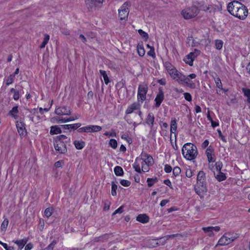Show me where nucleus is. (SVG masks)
Returning a JSON list of instances; mask_svg holds the SVG:
<instances>
[{
    "instance_id": "0e129e2a",
    "label": "nucleus",
    "mask_w": 250,
    "mask_h": 250,
    "mask_svg": "<svg viewBox=\"0 0 250 250\" xmlns=\"http://www.w3.org/2000/svg\"><path fill=\"white\" fill-rule=\"evenodd\" d=\"M168 202H169V200H166V199L163 200L161 201L160 205L161 207H164L167 203H168Z\"/></svg>"
},
{
    "instance_id": "5701e85b",
    "label": "nucleus",
    "mask_w": 250,
    "mask_h": 250,
    "mask_svg": "<svg viewBox=\"0 0 250 250\" xmlns=\"http://www.w3.org/2000/svg\"><path fill=\"white\" fill-rule=\"evenodd\" d=\"M164 99V93L162 91H160L159 93L157 95L155 99V106L157 107H158L162 102L163 101Z\"/></svg>"
},
{
    "instance_id": "7c9ffc66",
    "label": "nucleus",
    "mask_w": 250,
    "mask_h": 250,
    "mask_svg": "<svg viewBox=\"0 0 250 250\" xmlns=\"http://www.w3.org/2000/svg\"><path fill=\"white\" fill-rule=\"evenodd\" d=\"M177 121L175 118L172 119L170 122V133H175L177 130Z\"/></svg>"
},
{
    "instance_id": "79ce46f5",
    "label": "nucleus",
    "mask_w": 250,
    "mask_h": 250,
    "mask_svg": "<svg viewBox=\"0 0 250 250\" xmlns=\"http://www.w3.org/2000/svg\"><path fill=\"white\" fill-rule=\"evenodd\" d=\"M9 224V221L7 219L5 218L2 222L1 225V229L2 231H5L7 226Z\"/></svg>"
},
{
    "instance_id": "e2e57ef3",
    "label": "nucleus",
    "mask_w": 250,
    "mask_h": 250,
    "mask_svg": "<svg viewBox=\"0 0 250 250\" xmlns=\"http://www.w3.org/2000/svg\"><path fill=\"white\" fill-rule=\"evenodd\" d=\"M56 243L55 242H52L51 244L49 245L47 247V250H52L55 247Z\"/></svg>"
},
{
    "instance_id": "4be33fe9",
    "label": "nucleus",
    "mask_w": 250,
    "mask_h": 250,
    "mask_svg": "<svg viewBox=\"0 0 250 250\" xmlns=\"http://www.w3.org/2000/svg\"><path fill=\"white\" fill-rule=\"evenodd\" d=\"M16 126L20 135L21 136H24L25 135L26 131L24 123L21 121H17L16 122Z\"/></svg>"
},
{
    "instance_id": "680f3d73",
    "label": "nucleus",
    "mask_w": 250,
    "mask_h": 250,
    "mask_svg": "<svg viewBox=\"0 0 250 250\" xmlns=\"http://www.w3.org/2000/svg\"><path fill=\"white\" fill-rule=\"evenodd\" d=\"M3 247L5 249V250H13L14 248L12 247L8 246L7 244L4 243L2 245Z\"/></svg>"
},
{
    "instance_id": "338daca9",
    "label": "nucleus",
    "mask_w": 250,
    "mask_h": 250,
    "mask_svg": "<svg viewBox=\"0 0 250 250\" xmlns=\"http://www.w3.org/2000/svg\"><path fill=\"white\" fill-rule=\"evenodd\" d=\"M33 248V245L31 243H28L25 247V250H31Z\"/></svg>"
},
{
    "instance_id": "ea45409f",
    "label": "nucleus",
    "mask_w": 250,
    "mask_h": 250,
    "mask_svg": "<svg viewBox=\"0 0 250 250\" xmlns=\"http://www.w3.org/2000/svg\"><path fill=\"white\" fill-rule=\"evenodd\" d=\"M157 181L158 180L156 177L153 178H148L146 180L147 186L148 187H152L153 185L157 183Z\"/></svg>"
},
{
    "instance_id": "5fc2aeb1",
    "label": "nucleus",
    "mask_w": 250,
    "mask_h": 250,
    "mask_svg": "<svg viewBox=\"0 0 250 250\" xmlns=\"http://www.w3.org/2000/svg\"><path fill=\"white\" fill-rule=\"evenodd\" d=\"M164 170L166 173H169L172 170V167L168 165H166L165 166Z\"/></svg>"
},
{
    "instance_id": "37998d69",
    "label": "nucleus",
    "mask_w": 250,
    "mask_h": 250,
    "mask_svg": "<svg viewBox=\"0 0 250 250\" xmlns=\"http://www.w3.org/2000/svg\"><path fill=\"white\" fill-rule=\"evenodd\" d=\"M223 45V42L222 41L220 40H216L215 41V48L218 50L222 49Z\"/></svg>"
},
{
    "instance_id": "8fccbe9b",
    "label": "nucleus",
    "mask_w": 250,
    "mask_h": 250,
    "mask_svg": "<svg viewBox=\"0 0 250 250\" xmlns=\"http://www.w3.org/2000/svg\"><path fill=\"white\" fill-rule=\"evenodd\" d=\"M117 189V186L114 183H112L111 185V194L113 196H115L117 194L116 190Z\"/></svg>"
},
{
    "instance_id": "2f4dec72",
    "label": "nucleus",
    "mask_w": 250,
    "mask_h": 250,
    "mask_svg": "<svg viewBox=\"0 0 250 250\" xmlns=\"http://www.w3.org/2000/svg\"><path fill=\"white\" fill-rule=\"evenodd\" d=\"M62 132L61 128L58 125L52 126L50 127V133L51 135L58 134Z\"/></svg>"
},
{
    "instance_id": "0eeeda50",
    "label": "nucleus",
    "mask_w": 250,
    "mask_h": 250,
    "mask_svg": "<svg viewBox=\"0 0 250 250\" xmlns=\"http://www.w3.org/2000/svg\"><path fill=\"white\" fill-rule=\"evenodd\" d=\"M199 13L198 8L195 6L185 9L182 11L181 14L185 19H190L196 17Z\"/></svg>"
},
{
    "instance_id": "473e14b6",
    "label": "nucleus",
    "mask_w": 250,
    "mask_h": 250,
    "mask_svg": "<svg viewBox=\"0 0 250 250\" xmlns=\"http://www.w3.org/2000/svg\"><path fill=\"white\" fill-rule=\"evenodd\" d=\"M81 124L76 123L73 124L64 125H63L64 128L66 129H76L81 126Z\"/></svg>"
},
{
    "instance_id": "69168bd1",
    "label": "nucleus",
    "mask_w": 250,
    "mask_h": 250,
    "mask_svg": "<svg viewBox=\"0 0 250 250\" xmlns=\"http://www.w3.org/2000/svg\"><path fill=\"white\" fill-rule=\"evenodd\" d=\"M210 123L211 124V126L213 128H215V127L219 126V125L218 122H215V121H214L213 120H212V122H211Z\"/></svg>"
},
{
    "instance_id": "dca6fc26",
    "label": "nucleus",
    "mask_w": 250,
    "mask_h": 250,
    "mask_svg": "<svg viewBox=\"0 0 250 250\" xmlns=\"http://www.w3.org/2000/svg\"><path fill=\"white\" fill-rule=\"evenodd\" d=\"M138 157L141 159L143 162H145L144 164H146L149 167L153 164V159L152 157L146 153L142 152Z\"/></svg>"
},
{
    "instance_id": "3c124183",
    "label": "nucleus",
    "mask_w": 250,
    "mask_h": 250,
    "mask_svg": "<svg viewBox=\"0 0 250 250\" xmlns=\"http://www.w3.org/2000/svg\"><path fill=\"white\" fill-rule=\"evenodd\" d=\"M184 96L185 99L187 101H188V102H190L191 101L192 97H191V96L190 93H187V92L184 93Z\"/></svg>"
},
{
    "instance_id": "412c9836",
    "label": "nucleus",
    "mask_w": 250,
    "mask_h": 250,
    "mask_svg": "<svg viewBox=\"0 0 250 250\" xmlns=\"http://www.w3.org/2000/svg\"><path fill=\"white\" fill-rule=\"evenodd\" d=\"M80 117L79 115H77L75 116V117H69L67 118H60L58 117H54L53 118L54 120H56V122L57 123H67L71 121H75V120H77L79 119Z\"/></svg>"
},
{
    "instance_id": "20e7f679",
    "label": "nucleus",
    "mask_w": 250,
    "mask_h": 250,
    "mask_svg": "<svg viewBox=\"0 0 250 250\" xmlns=\"http://www.w3.org/2000/svg\"><path fill=\"white\" fill-rule=\"evenodd\" d=\"M196 77V75L194 73L190 74L187 76L182 74L181 78L178 80V82L180 83H185L188 87L193 89L196 87L195 82L196 81L199 83V81L192 80Z\"/></svg>"
},
{
    "instance_id": "c03bdc74",
    "label": "nucleus",
    "mask_w": 250,
    "mask_h": 250,
    "mask_svg": "<svg viewBox=\"0 0 250 250\" xmlns=\"http://www.w3.org/2000/svg\"><path fill=\"white\" fill-rule=\"evenodd\" d=\"M109 145L113 149H116L118 146L117 142L114 139H111L109 140Z\"/></svg>"
},
{
    "instance_id": "423d86ee",
    "label": "nucleus",
    "mask_w": 250,
    "mask_h": 250,
    "mask_svg": "<svg viewBox=\"0 0 250 250\" xmlns=\"http://www.w3.org/2000/svg\"><path fill=\"white\" fill-rule=\"evenodd\" d=\"M145 162L140 159L139 157L136 158L135 161L133 165V167L135 169V171L141 173L142 171L144 172H148L149 170V167Z\"/></svg>"
},
{
    "instance_id": "6ab92c4d",
    "label": "nucleus",
    "mask_w": 250,
    "mask_h": 250,
    "mask_svg": "<svg viewBox=\"0 0 250 250\" xmlns=\"http://www.w3.org/2000/svg\"><path fill=\"white\" fill-rule=\"evenodd\" d=\"M220 229V227L218 226L208 227L202 228L204 231L207 233L209 236H213L214 235L213 232H218L219 231Z\"/></svg>"
},
{
    "instance_id": "9b49d317",
    "label": "nucleus",
    "mask_w": 250,
    "mask_h": 250,
    "mask_svg": "<svg viewBox=\"0 0 250 250\" xmlns=\"http://www.w3.org/2000/svg\"><path fill=\"white\" fill-rule=\"evenodd\" d=\"M236 239V237L230 233H226L219 240L217 245L225 246L231 243Z\"/></svg>"
},
{
    "instance_id": "f8f14e48",
    "label": "nucleus",
    "mask_w": 250,
    "mask_h": 250,
    "mask_svg": "<svg viewBox=\"0 0 250 250\" xmlns=\"http://www.w3.org/2000/svg\"><path fill=\"white\" fill-rule=\"evenodd\" d=\"M200 54V51L195 49L193 52H190L184 58V62L188 64L190 66L193 65V62L195 58L199 56Z\"/></svg>"
},
{
    "instance_id": "4c0bfd02",
    "label": "nucleus",
    "mask_w": 250,
    "mask_h": 250,
    "mask_svg": "<svg viewBox=\"0 0 250 250\" xmlns=\"http://www.w3.org/2000/svg\"><path fill=\"white\" fill-rule=\"evenodd\" d=\"M242 90L244 96L247 97V102L250 104V89L248 88H243Z\"/></svg>"
},
{
    "instance_id": "4468645a",
    "label": "nucleus",
    "mask_w": 250,
    "mask_h": 250,
    "mask_svg": "<svg viewBox=\"0 0 250 250\" xmlns=\"http://www.w3.org/2000/svg\"><path fill=\"white\" fill-rule=\"evenodd\" d=\"M195 190L200 197H203L207 191L206 183H201L200 184L197 183V186L195 188Z\"/></svg>"
},
{
    "instance_id": "052dcab7",
    "label": "nucleus",
    "mask_w": 250,
    "mask_h": 250,
    "mask_svg": "<svg viewBox=\"0 0 250 250\" xmlns=\"http://www.w3.org/2000/svg\"><path fill=\"white\" fill-rule=\"evenodd\" d=\"M141 36L146 40L148 38V35L147 32H139Z\"/></svg>"
},
{
    "instance_id": "4d7b16f0",
    "label": "nucleus",
    "mask_w": 250,
    "mask_h": 250,
    "mask_svg": "<svg viewBox=\"0 0 250 250\" xmlns=\"http://www.w3.org/2000/svg\"><path fill=\"white\" fill-rule=\"evenodd\" d=\"M123 212V207L121 206L118 208H117L115 211L113 212V215L116 214L117 213H121Z\"/></svg>"
},
{
    "instance_id": "f704fd0d",
    "label": "nucleus",
    "mask_w": 250,
    "mask_h": 250,
    "mask_svg": "<svg viewBox=\"0 0 250 250\" xmlns=\"http://www.w3.org/2000/svg\"><path fill=\"white\" fill-rule=\"evenodd\" d=\"M115 174L116 176H120L123 175L124 171L123 168L120 166H116L114 168Z\"/></svg>"
},
{
    "instance_id": "09e8293b",
    "label": "nucleus",
    "mask_w": 250,
    "mask_h": 250,
    "mask_svg": "<svg viewBox=\"0 0 250 250\" xmlns=\"http://www.w3.org/2000/svg\"><path fill=\"white\" fill-rule=\"evenodd\" d=\"M181 171V168L178 167H175L173 169V174L175 177L179 176Z\"/></svg>"
},
{
    "instance_id": "7ed1b4c3",
    "label": "nucleus",
    "mask_w": 250,
    "mask_h": 250,
    "mask_svg": "<svg viewBox=\"0 0 250 250\" xmlns=\"http://www.w3.org/2000/svg\"><path fill=\"white\" fill-rule=\"evenodd\" d=\"M69 141V139L64 135L57 136L54 143V146L58 153L64 154L67 152L66 144Z\"/></svg>"
},
{
    "instance_id": "de8ad7c7",
    "label": "nucleus",
    "mask_w": 250,
    "mask_h": 250,
    "mask_svg": "<svg viewBox=\"0 0 250 250\" xmlns=\"http://www.w3.org/2000/svg\"><path fill=\"white\" fill-rule=\"evenodd\" d=\"M104 135L108 137H116L117 136V133L114 130H112L110 132H105L104 133Z\"/></svg>"
},
{
    "instance_id": "c85d7f7f",
    "label": "nucleus",
    "mask_w": 250,
    "mask_h": 250,
    "mask_svg": "<svg viewBox=\"0 0 250 250\" xmlns=\"http://www.w3.org/2000/svg\"><path fill=\"white\" fill-rule=\"evenodd\" d=\"M215 82L217 87V93L220 95L221 91L223 90V86L220 79L219 78H216L215 79Z\"/></svg>"
},
{
    "instance_id": "e433bc0d",
    "label": "nucleus",
    "mask_w": 250,
    "mask_h": 250,
    "mask_svg": "<svg viewBox=\"0 0 250 250\" xmlns=\"http://www.w3.org/2000/svg\"><path fill=\"white\" fill-rule=\"evenodd\" d=\"M100 74L103 76L104 83L106 84H108L109 83V78L106 74V71L103 70H100L99 71Z\"/></svg>"
},
{
    "instance_id": "39448f33",
    "label": "nucleus",
    "mask_w": 250,
    "mask_h": 250,
    "mask_svg": "<svg viewBox=\"0 0 250 250\" xmlns=\"http://www.w3.org/2000/svg\"><path fill=\"white\" fill-rule=\"evenodd\" d=\"M165 68L170 77L176 81L181 78L182 73L179 72L176 68L169 62H166L164 63Z\"/></svg>"
},
{
    "instance_id": "f257e3e1",
    "label": "nucleus",
    "mask_w": 250,
    "mask_h": 250,
    "mask_svg": "<svg viewBox=\"0 0 250 250\" xmlns=\"http://www.w3.org/2000/svg\"><path fill=\"white\" fill-rule=\"evenodd\" d=\"M227 9L232 15L240 20L246 19L248 14L247 7L238 1L234 0L229 2Z\"/></svg>"
},
{
    "instance_id": "72a5a7b5",
    "label": "nucleus",
    "mask_w": 250,
    "mask_h": 250,
    "mask_svg": "<svg viewBox=\"0 0 250 250\" xmlns=\"http://www.w3.org/2000/svg\"><path fill=\"white\" fill-rule=\"evenodd\" d=\"M215 177L218 181H223L226 179L227 177L226 174L223 172H219L218 173H215Z\"/></svg>"
},
{
    "instance_id": "13d9d810",
    "label": "nucleus",
    "mask_w": 250,
    "mask_h": 250,
    "mask_svg": "<svg viewBox=\"0 0 250 250\" xmlns=\"http://www.w3.org/2000/svg\"><path fill=\"white\" fill-rule=\"evenodd\" d=\"M13 94H14V95H13V99L15 101H17L18 100H19V98H20L19 92L18 91H17L16 92H15Z\"/></svg>"
},
{
    "instance_id": "6e6552de",
    "label": "nucleus",
    "mask_w": 250,
    "mask_h": 250,
    "mask_svg": "<svg viewBox=\"0 0 250 250\" xmlns=\"http://www.w3.org/2000/svg\"><path fill=\"white\" fill-rule=\"evenodd\" d=\"M130 2L126 1L122 5L121 9L118 10L119 17L120 20L125 21L127 19L129 12L128 7H130Z\"/></svg>"
},
{
    "instance_id": "ddd939ff",
    "label": "nucleus",
    "mask_w": 250,
    "mask_h": 250,
    "mask_svg": "<svg viewBox=\"0 0 250 250\" xmlns=\"http://www.w3.org/2000/svg\"><path fill=\"white\" fill-rule=\"evenodd\" d=\"M104 0H86L85 3L89 11H92L101 5Z\"/></svg>"
},
{
    "instance_id": "b1692460",
    "label": "nucleus",
    "mask_w": 250,
    "mask_h": 250,
    "mask_svg": "<svg viewBox=\"0 0 250 250\" xmlns=\"http://www.w3.org/2000/svg\"><path fill=\"white\" fill-rule=\"evenodd\" d=\"M149 218L146 214H139L136 217V220L143 224H146L149 221Z\"/></svg>"
},
{
    "instance_id": "2eb2a0df",
    "label": "nucleus",
    "mask_w": 250,
    "mask_h": 250,
    "mask_svg": "<svg viewBox=\"0 0 250 250\" xmlns=\"http://www.w3.org/2000/svg\"><path fill=\"white\" fill-rule=\"evenodd\" d=\"M55 113L58 115H70L71 111L70 107L62 106L57 107L55 109Z\"/></svg>"
},
{
    "instance_id": "f03ea898",
    "label": "nucleus",
    "mask_w": 250,
    "mask_h": 250,
    "mask_svg": "<svg viewBox=\"0 0 250 250\" xmlns=\"http://www.w3.org/2000/svg\"><path fill=\"white\" fill-rule=\"evenodd\" d=\"M198 149L195 145L191 143L185 144L182 148L183 157L188 161L194 160L198 155Z\"/></svg>"
},
{
    "instance_id": "a18cd8bd",
    "label": "nucleus",
    "mask_w": 250,
    "mask_h": 250,
    "mask_svg": "<svg viewBox=\"0 0 250 250\" xmlns=\"http://www.w3.org/2000/svg\"><path fill=\"white\" fill-rule=\"evenodd\" d=\"M53 208H47L45 211H44V215L47 218L51 216V215L53 213Z\"/></svg>"
},
{
    "instance_id": "aec40b11",
    "label": "nucleus",
    "mask_w": 250,
    "mask_h": 250,
    "mask_svg": "<svg viewBox=\"0 0 250 250\" xmlns=\"http://www.w3.org/2000/svg\"><path fill=\"white\" fill-rule=\"evenodd\" d=\"M141 104L139 103H134L131 105L128 106L126 110H125V113L126 114H131L135 110H139Z\"/></svg>"
},
{
    "instance_id": "1a4fd4ad",
    "label": "nucleus",
    "mask_w": 250,
    "mask_h": 250,
    "mask_svg": "<svg viewBox=\"0 0 250 250\" xmlns=\"http://www.w3.org/2000/svg\"><path fill=\"white\" fill-rule=\"evenodd\" d=\"M102 129V127L98 125H88L79 128L78 131L80 133H95L100 131Z\"/></svg>"
},
{
    "instance_id": "bb28decb",
    "label": "nucleus",
    "mask_w": 250,
    "mask_h": 250,
    "mask_svg": "<svg viewBox=\"0 0 250 250\" xmlns=\"http://www.w3.org/2000/svg\"><path fill=\"white\" fill-rule=\"evenodd\" d=\"M73 144L77 149H82L85 146V143L82 140H75L73 142Z\"/></svg>"
},
{
    "instance_id": "49530a36",
    "label": "nucleus",
    "mask_w": 250,
    "mask_h": 250,
    "mask_svg": "<svg viewBox=\"0 0 250 250\" xmlns=\"http://www.w3.org/2000/svg\"><path fill=\"white\" fill-rule=\"evenodd\" d=\"M120 183L122 186L125 187H128L131 184V182L127 180H125V179L121 180L120 181Z\"/></svg>"
},
{
    "instance_id": "6e6d98bb",
    "label": "nucleus",
    "mask_w": 250,
    "mask_h": 250,
    "mask_svg": "<svg viewBox=\"0 0 250 250\" xmlns=\"http://www.w3.org/2000/svg\"><path fill=\"white\" fill-rule=\"evenodd\" d=\"M63 164V161H58L55 163L54 166L56 167H61Z\"/></svg>"
},
{
    "instance_id": "f3484780",
    "label": "nucleus",
    "mask_w": 250,
    "mask_h": 250,
    "mask_svg": "<svg viewBox=\"0 0 250 250\" xmlns=\"http://www.w3.org/2000/svg\"><path fill=\"white\" fill-rule=\"evenodd\" d=\"M206 155L209 163H213L215 161L216 157L214 154V149L211 146H210L207 148Z\"/></svg>"
},
{
    "instance_id": "9d476101",
    "label": "nucleus",
    "mask_w": 250,
    "mask_h": 250,
    "mask_svg": "<svg viewBox=\"0 0 250 250\" xmlns=\"http://www.w3.org/2000/svg\"><path fill=\"white\" fill-rule=\"evenodd\" d=\"M148 87L146 84H140L138 87L137 93V99L139 102L142 103L146 99V94L147 92Z\"/></svg>"
},
{
    "instance_id": "a19ab883",
    "label": "nucleus",
    "mask_w": 250,
    "mask_h": 250,
    "mask_svg": "<svg viewBox=\"0 0 250 250\" xmlns=\"http://www.w3.org/2000/svg\"><path fill=\"white\" fill-rule=\"evenodd\" d=\"M14 75H10L5 80V84L7 85H9L12 84L14 82Z\"/></svg>"
},
{
    "instance_id": "864d4df0",
    "label": "nucleus",
    "mask_w": 250,
    "mask_h": 250,
    "mask_svg": "<svg viewBox=\"0 0 250 250\" xmlns=\"http://www.w3.org/2000/svg\"><path fill=\"white\" fill-rule=\"evenodd\" d=\"M147 55L152 57L153 58H154L156 56L154 49L153 48H151L150 50L147 52Z\"/></svg>"
},
{
    "instance_id": "c9c22d12",
    "label": "nucleus",
    "mask_w": 250,
    "mask_h": 250,
    "mask_svg": "<svg viewBox=\"0 0 250 250\" xmlns=\"http://www.w3.org/2000/svg\"><path fill=\"white\" fill-rule=\"evenodd\" d=\"M14 243L15 244H16L18 246L19 249H20L21 250L23 248L24 245L26 244L27 240L25 239H23L20 240H16L14 242Z\"/></svg>"
},
{
    "instance_id": "c756f323",
    "label": "nucleus",
    "mask_w": 250,
    "mask_h": 250,
    "mask_svg": "<svg viewBox=\"0 0 250 250\" xmlns=\"http://www.w3.org/2000/svg\"><path fill=\"white\" fill-rule=\"evenodd\" d=\"M137 52L140 57H143L145 54V50L142 42L138 43L137 45Z\"/></svg>"
},
{
    "instance_id": "a878e982",
    "label": "nucleus",
    "mask_w": 250,
    "mask_h": 250,
    "mask_svg": "<svg viewBox=\"0 0 250 250\" xmlns=\"http://www.w3.org/2000/svg\"><path fill=\"white\" fill-rule=\"evenodd\" d=\"M18 106H16L13 107L12 109L9 111V115L15 119H17L19 117L18 116Z\"/></svg>"
},
{
    "instance_id": "a211bd4d",
    "label": "nucleus",
    "mask_w": 250,
    "mask_h": 250,
    "mask_svg": "<svg viewBox=\"0 0 250 250\" xmlns=\"http://www.w3.org/2000/svg\"><path fill=\"white\" fill-rule=\"evenodd\" d=\"M154 114L152 112H149L146 116L145 123L151 130L154 128Z\"/></svg>"
},
{
    "instance_id": "774afa93",
    "label": "nucleus",
    "mask_w": 250,
    "mask_h": 250,
    "mask_svg": "<svg viewBox=\"0 0 250 250\" xmlns=\"http://www.w3.org/2000/svg\"><path fill=\"white\" fill-rule=\"evenodd\" d=\"M164 183L169 187H171L172 186L171 183L168 179L164 180Z\"/></svg>"
},
{
    "instance_id": "603ef678",
    "label": "nucleus",
    "mask_w": 250,
    "mask_h": 250,
    "mask_svg": "<svg viewBox=\"0 0 250 250\" xmlns=\"http://www.w3.org/2000/svg\"><path fill=\"white\" fill-rule=\"evenodd\" d=\"M186 175L188 178H190L193 175V171L190 168L187 169L186 171Z\"/></svg>"
},
{
    "instance_id": "cd10ccee",
    "label": "nucleus",
    "mask_w": 250,
    "mask_h": 250,
    "mask_svg": "<svg viewBox=\"0 0 250 250\" xmlns=\"http://www.w3.org/2000/svg\"><path fill=\"white\" fill-rule=\"evenodd\" d=\"M222 163L221 162H217L215 163L214 166L212 167L211 168L213 171L214 173L221 172V170L222 168Z\"/></svg>"
},
{
    "instance_id": "bf43d9fd",
    "label": "nucleus",
    "mask_w": 250,
    "mask_h": 250,
    "mask_svg": "<svg viewBox=\"0 0 250 250\" xmlns=\"http://www.w3.org/2000/svg\"><path fill=\"white\" fill-rule=\"evenodd\" d=\"M209 145V141L208 140H205L202 144L201 146L203 148H205Z\"/></svg>"
},
{
    "instance_id": "58836bf2",
    "label": "nucleus",
    "mask_w": 250,
    "mask_h": 250,
    "mask_svg": "<svg viewBox=\"0 0 250 250\" xmlns=\"http://www.w3.org/2000/svg\"><path fill=\"white\" fill-rule=\"evenodd\" d=\"M50 39V36L48 34H44V38H43V41L42 43V44L40 46L41 48H43L45 47V45L48 43L49 40Z\"/></svg>"
},
{
    "instance_id": "393cba45",
    "label": "nucleus",
    "mask_w": 250,
    "mask_h": 250,
    "mask_svg": "<svg viewBox=\"0 0 250 250\" xmlns=\"http://www.w3.org/2000/svg\"><path fill=\"white\" fill-rule=\"evenodd\" d=\"M197 183H205V174L203 171H200L197 175Z\"/></svg>"
}]
</instances>
